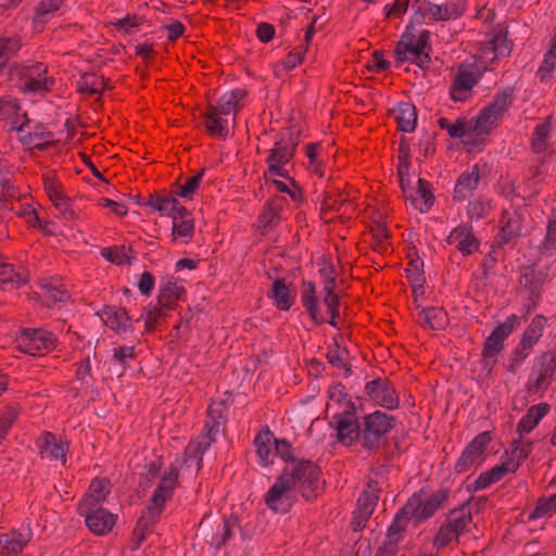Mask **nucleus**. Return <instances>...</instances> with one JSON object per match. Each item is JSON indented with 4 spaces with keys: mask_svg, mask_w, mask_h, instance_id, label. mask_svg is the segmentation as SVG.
<instances>
[{
    "mask_svg": "<svg viewBox=\"0 0 556 556\" xmlns=\"http://www.w3.org/2000/svg\"><path fill=\"white\" fill-rule=\"evenodd\" d=\"M519 325V317L515 314L508 316L505 321L495 327L492 333L497 334L502 341L508 338L514 329Z\"/></svg>",
    "mask_w": 556,
    "mask_h": 556,
    "instance_id": "nucleus-53",
    "label": "nucleus"
},
{
    "mask_svg": "<svg viewBox=\"0 0 556 556\" xmlns=\"http://www.w3.org/2000/svg\"><path fill=\"white\" fill-rule=\"evenodd\" d=\"M203 176V170L195 176H192L186 180L184 185L179 187L177 194L182 199H189L199 188Z\"/></svg>",
    "mask_w": 556,
    "mask_h": 556,
    "instance_id": "nucleus-55",
    "label": "nucleus"
},
{
    "mask_svg": "<svg viewBox=\"0 0 556 556\" xmlns=\"http://www.w3.org/2000/svg\"><path fill=\"white\" fill-rule=\"evenodd\" d=\"M163 308L161 305H149L144 308L142 317L144 318L146 327L153 328L156 326L159 319L164 316Z\"/></svg>",
    "mask_w": 556,
    "mask_h": 556,
    "instance_id": "nucleus-58",
    "label": "nucleus"
},
{
    "mask_svg": "<svg viewBox=\"0 0 556 556\" xmlns=\"http://www.w3.org/2000/svg\"><path fill=\"white\" fill-rule=\"evenodd\" d=\"M531 446L532 441H523L521 438L519 440H515L511 444L510 453L506 456L505 463H516L517 469L520 463L528 457Z\"/></svg>",
    "mask_w": 556,
    "mask_h": 556,
    "instance_id": "nucleus-42",
    "label": "nucleus"
},
{
    "mask_svg": "<svg viewBox=\"0 0 556 556\" xmlns=\"http://www.w3.org/2000/svg\"><path fill=\"white\" fill-rule=\"evenodd\" d=\"M521 235V218L518 214L514 213L506 217L505 224L501 228L495 243L502 248L514 243V241Z\"/></svg>",
    "mask_w": 556,
    "mask_h": 556,
    "instance_id": "nucleus-23",
    "label": "nucleus"
},
{
    "mask_svg": "<svg viewBox=\"0 0 556 556\" xmlns=\"http://www.w3.org/2000/svg\"><path fill=\"white\" fill-rule=\"evenodd\" d=\"M48 67L42 63L25 66L22 71V89L27 92L49 90L53 80L46 76Z\"/></svg>",
    "mask_w": 556,
    "mask_h": 556,
    "instance_id": "nucleus-17",
    "label": "nucleus"
},
{
    "mask_svg": "<svg viewBox=\"0 0 556 556\" xmlns=\"http://www.w3.org/2000/svg\"><path fill=\"white\" fill-rule=\"evenodd\" d=\"M556 70V55L552 54L551 51H548L543 60V63L540 67V73L542 79H544L547 75L553 73Z\"/></svg>",
    "mask_w": 556,
    "mask_h": 556,
    "instance_id": "nucleus-64",
    "label": "nucleus"
},
{
    "mask_svg": "<svg viewBox=\"0 0 556 556\" xmlns=\"http://www.w3.org/2000/svg\"><path fill=\"white\" fill-rule=\"evenodd\" d=\"M193 222L191 219L187 220H177V216L173 220V235L175 237H180L185 239H189L193 235Z\"/></svg>",
    "mask_w": 556,
    "mask_h": 556,
    "instance_id": "nucleus-54",
    "label": "nucleus"
},
{
    "mask_svg": "<svg viewBox=\"0 0 556 556\" xmlns=\"http://www.w3.org/2000/svg\"><path fill=\"white\" fill-rule=\"evenodd\" d=\"M556 128V119L549 117L544 123L536 125L532 136V149L536 153L544 152L551 144L553 130Z\"/></svg>",
    "mask_w": 556,
    "mask_h": 556,
    "instance_id": "nucleus-25",
    "label": "nucleus"
},
{
    "mask_svg": "<svg viewBox=\"0 0 556 556\" xmlns=\"http://www.w3.org/2000/svg\"><path fill=\"white\" fill-rule=\"evenodd\" d=\"M438 124L453 138H470V125H468V121L457 119L452 122L445 117H440Z\"/></svg>",
    "mask_w": 556,
    "mask_h": 556,
    "instance_id": "nucleus-41",
    "label": "nucleus"
},
{
    "mask_svg": "<svg viewBox=\"0 0 556 556\" xmlns=\"http://www.w3.org/2000/svg\"><path fill=\"white\" fill-rule=\"evenodd\" d=\"M260 462L267 466L275 457L274 438L269 430L261 432L254 440Z\"/></svg>",
    "mask_w": 556,
    "mask_h": 556,
    "instance_id": "nucleus-30",
    "label": "nucleus"
},
{
    "mask_svg": "<svg viewBox=\"0 0 556 556\" xmlns=\"http://www.w3.org/2000/svg\"><path fill=\"white\" fill-rule=\"evenodd\" d=\"M331 426L337 431L338 440L344 445H351L356 440H362V424L355 416V406L348 403L341 413H336L332 417Z\"/></svg>",
    "mask_w": 556,
    "mask_h": 556,
    "instance_id": "nucleus-9",
    "label": "nucleus"
},
{
    "mask_svg": "<svg viewBox=\"0 0 556 556\" xmlns=\"http://www.w3.org/2000/svg\"><path fill=\"white\" fill-rule=\"evenodd\" d=\"M296 495L293 480L287 476H280L267 491L265 503L275 513H287L295 502Z\"/></svg>",
    "mask_w": 556,
    "mask_h": 556,
    "instance_id": "nucleus-8",
    "label": "nucleus"
},
{
    "mask_svg": "<svg viewBox=\"0 0 556 556\" xmlns=\"http://www.w3.org/2000/svg\"><path fill=\"white\" fill-rule=\"evenodd\" d=\"M556 369L555 357L552 354H544L541 358V363L536 370H539L543 376L547 377L549 380L553 377Z\"/></svg>",
    "mask_w": 556,
    "mask_h": 556,
    "instance_id": "nucleus-62",
    "label": "nucleus"
},
{
    "mask_svg": "<svg viewBox=\"0 0 556 556\" xmlns=\"http://www.w3.org/2000/svg\"><path fill=\"white\" fill-rule=\"evenodd\" d=\"M42 298L48 306H55L70 299V295L62 285L49 282L42 286Z\"/></svg>",
    "mask_w": 556,
    "mask_h": 556,
    "instance_id": "nucleus-38",
    "label": "nucleus"
},
{
    "mask_svg": "<svg viewBox=\"0 0 556 556\" xmlns=\"http://www.w3.org/2000/svg\"><path fill=\"white\" fill-rule=\"evenodd\" d=\"M137 287L142 294L150 295V293L152 292V290L154 288L153 276L150 273L144 271L143 274L140 275V277L137 281Z\"/></svg>",
    "mask_w": 556,
    "mask_h": 556,
    "instance_id": "nucleus-63",
    "label": "nucleus"
},
{
    "mask_svg": "<svg viewBox=\"0 0 556 556\" xmlns=\"http://www.w3.org/2000/svg\"><path fill=\"white\" fill-rule=\"evenodd\" d=\"M490 441L491 435L489 432L478 434L462 453L455 464V470L457 472H465L475 466L481 465L484 462L485 448Z\"/></svg>",
    "mask_w": 556,
    "mask_h": 556,
    "instance_id": "nucleus-13",
    "label": "nucleus"
},
{
    "mask_svg": "<svg viewBox=\"0 0 556 556\" xmlns=\"http://www.w3.org/2000/svg\"><path fill=\"white\" fill-rule=\"evenodd\" d=\"M37 447L42 458L62 459L65 463V446L54 434L48 432L38 438Z\"/></svg>",
    "mask_w": 556,
    "mask_h": 556,
    "instance_id": "nucleus-21",
    "label": "nucleus"
},
{
    "mask_svg": "<svg viewBox=\"0 0 556 556\" xmlns=\"http://www.w3.org/2000/svg\"><path fill=\"white\" fill-rule=\"evenodd\" d=\"M410 521L408 516L404 514L403 508L395 515L392 523L389 526L386 539L401 542L403 538V532L407 523Z\"/></svg>",
    "mask_w": 556,
    "mask_h": 556,
    "instance_id": "nucleus-43",
    "label": "nucleus"
},
{
    "mask_svg": "<svg viewBox=\"0 0 556 556\" xmlns=\"http://www.w3.org/2000/svg\"><path fill=\"white\" fill-rule=\"evenodd\" d=\"M515 470L516 463H505V460H503L501 465H496L491 470L481 473L473 482V490H484L500 481L507 472H514Z\"/></svg>",
    "mask_w": 556,
    "mask_h": 556,
    "instance_id": "nucleus-22",
    "label": "nucleus"
},
{
    "mask_svg": "<svg viewBox=\"0 0 556 556\" xmlns=\"http://www.w3.org/2000/svg\"><path fill=\"white\" fill-rule=\"evenodd\" d=\"M491 202L484 198H477L469 202L467 212L471 219H481L489 214Z\"/></svg>",
    "mask_w": 556,
    "mask_h": 556,
    "instance_id": "nucleus-49",
    "label": "nucleus"
},
{
    "mask_svg": "<svg viewBox=\"0 0 556 556\" xmlns=\"http://www.w3.org/2000/svg\"><path fill=\"white\" fill-rule=\"evenodd\" d=\"M101 317L104 324L113 330L125 332L131 327L127 312L121 307H105Z\"/></svg>",
    "mask_w": 556,
    "mask_h": 556,
    "instance_id": "nucleus-27",
    "label": "nucleus"
},
{
    "mask_svg": "<svg viewBox=\"0 0 556 556\" xmlns=\"http://www.w3.org/2000/svg\"><path fill=\"white\" fill-rule=\"evenodd\" d=\"M394 427V418L383 412L376 410L364 417L362 422V445L365 450L375 451L382 446L386 434Z\"/></svg>",
    "mask_w": 556,
    "mask_h": 556,
    "instance_id": "nucleus-4",
    "label": "nucleus"
},
{
    "mask_svg": "<svg viewBox=\"0 0 556 556\" xmlns=\"http://www.w3.org/2000/svg\"><path fill=\"white\" fill-rule=\"evenodd\" d=\"M27 282V278L21 271L15 270L13 265L0 257V288L5 290L17 289Z\"/></svg>",
    "mask_w": 556,
    "mask_h": 556,
    "instance_id": "nucleus-28",
    "label": "nucleus"
},
{
    "mask_svg": "<svg viewBox=\"0 0 556 556\" xmlns=\"http://www.w3.org/2000/svg\"><path fill=\"white\" fill-rule=\"evenodd\" d=\"M143 204L155 208L161 214L172 217L173 211L177 207V199L172 195L151 194Z\"/></svg>",
    "mask_w": 556,
    "mask_h": 556,
    "instance_id": "nucleus-40",
    "label": "nucleus"
},
{
    "mask_svg": "<svg viewBox=\"0 0 556 556\" xmlns=\"http://www.w3.org/2000/svg\"><path fill=\"white\" fill-rule=\"evenodd\" d=\"M510 51L511 42L507 40V30L500 26L493 29L490 38L480 48V59L482 63L489 64L508 55Z\"/></svg>",
    "mask_w": 556,
    "mask_h": 556,
    "instance_id": "nucleus-15",
    "label": "nucleus"
},
{
    "mask_svg": "<svg viewBox=\"0 0 556 556\" xmlns=\"http://www.w3.org/2000/svg\"><path fill=\"white\" fill-rule=\"evenodd\" d=\"M446 500V492L439 490L433 493L424 490L414 493L403 507L410 520L419 522L431 517Z\"/></svg>",
    "mask_w": 556,
    "mask_h": 556,
    "instance_id": "nucleus-5",
    "label": "nucleus"
},
{
    "mask_svg": "<svg viewBox=\"0 0 556 556\" xmlns=\"http://www.w3.org/2000/svg\"><path fill=\"white\" fill-rule=\"evenodd\" d=\"M101 255L116 264H123L128 260L127 253L124 248H106L103 249Z\"/></svg>",
    "mask_w": 556,
    "mask_h": 556,
    "instance_id": "nucleus-60",
    "label": "nucleus"
},
{
    "mask_svg": "<svg viewBox=\"0 0 556 556\" xmlns=\"http://www.w3.org/2000/svg\"><path fill=\"white\" fill-rule=\"evenodd\" d=\"M395 119L402 131L412 132L415 129L417 121L415 106L409 103H401L395 111Z\"/></svg>",
    "mask_w": 556,
    "mask_h": 556,
    "instance_id": "nucleus-36",
    "label": "nucleus"
},
{
    "mask_svg": "<svg viewBox=\"0 0 556 556\" xmlns=\"http://www.w3.org/2000/svg\"><path fill=\"white\" fill-rule=\"evenodd\" d=\"M413 194L417 197L418 200L416 203H412V205L421 213L429 211L433 204V195L428 188V184L424 179L419 178L417 180V187L414 188Z\"/></svg>",
    "mask_w": 556,
    "mask_h": 556,
    "instance_id": "nucleus-39",
    "label": "nucleus"
},
{
    "mask_svg": "<svg viewBox=\"0 0 556 556\" xmlns=\"http://www.w3.org/2000/svg\"><path fill=\"white\" fill-rule=\"evenodd\" d=\"M548 412L549 405L546 403L531 406L517 425L520 437L531 432Z\"/></svg>",
    "mask_w": 556,
    "mask_h": 556,
    "instance_id": "nucleus-26",
    "label": "nucleus"
},
{
    "mask_svg": "<svg viewBox=\"0 0 556 556\" xmlns=\"http://www.w3.org/2000/svg\"><path fill=\"white\" fill-rule=\"evenodd\" d=\"M24 121L18 123L17 121L12 122V129L17 130L21 134V141L24 144L33 147H41L42 143L33 139V124L34 122L26 118V115L22 116Z\"/></svg>",
    "mask_w": 556,
    "mask_h": 556,
    "instance_id": "nucleus-45",
    "label": "nucleus"
},
{
    "mask_svg": "<svg viewBox=\"0 0 556 556\" xmlns=\"http://www.w3.org/2000/svg\"><path fill=\"white\" fill-rule=\"evenodd\" d=\"M108 493V483L104 480H93L89 486L88 493L83 501H90L92 506H98L105 498Z\"/></svg>",
    "mask_w": 556,
    "mask_h": 556,
    "instance_id": "nucleus-48",
    "label": "nucleus"
},
{
    "mask_svg": "<svg viewBox=\"0 0 556 556\" xmlns=\"http://www.w3.org/2000/svg\"><path fill=\"white\" fill-rule=\"evenodd\" d=\"M269 296L274 300L275 304L282 311H287L293 303V296L289 286L283 279H276L273 283V289Z\"/></svg>",
    "mask_w": 556,
    "mask_h": 556,
    "instance_id": "nucleus-35",
    "label": "nucleus"
},
{
    "mask_svg": "<svg viewBox=\"0 0 556 556\" xmlns=\"http://www.w3.org/2000/svg\"><path fill=\"white\" fill-rule=\"evenodd\" d=\"M30 538L31 532L29 529L2 534L0 536L2 548L0 556H18Z\"/></svg>",
    "mask_w": 556,
    "mask_h": 556,
    "instance_id": "nucleus-19",
    "label": "nucleus"
},
{
    "mask_svg": "<svg viewBox=\"0 0 556 556\" xmlns=\"http://www.w3.org/2000/svg\"><path fill=\"white\" fill-rule=\"evenodd\" d=\"M56 338L41 328L24 329L16 338V348L31 356L43 355L55 346Z\"/></svg>",
    "mask_w": 556,
    "mask_h": 556,
    "instance_id": "nucleus-7",
    "label": "nucleus"
},
{
    "mask_svg": "<svg viewBox=\"0 0 556 556\" xmlns=\"http://www.w3.org/2000/svg\"><path fill=\"white\" fill-rule=\"evenodd\" d=\"M479 79V70L475 65H462L455 74L453 85L451 86V98L456 102L467 100Z\"/></svg>",
    "mask_w": 556,
    "mask_h": 556,
    "instance_id": "nucleus-16",
    "label": "nucleus"
},
{
    "mask_svg": "<svg viewBox=\"0 0 556 556\" xmlns=\"http://www.w3.org/2000/svg\"><path fill=\"white\" fill-rule=\"evenodd\" d=\"M205 127L207 131L218 138H226L229 135L228 119L219 115L211 108L204 113Z\"/></svg>",
    "mask_w": 556,
    "mask_h": 556,
    "instance_id": "nucleus-32",
    "label": "nucleus"
},
{
    "mask_svg": "<svg viewBox=\"0 0 556 556\" xmlns=\"http://www.w3.org/2000/svg\"><path fill=\"white\" fill-rule=\"evenodd\" d=\"M428 15L434 21H447L460 15L458 5L454 2L432 3L425 2Z\"/></svg>",
    "mask_w": 556,
    "mask_h": 556,
    "instance_id": "nucleus-33",
    "label": "nucleus"
},
{
    "mask_svg": "<svg viewBox=\"0 0 556 556\" xmlns=\"http://www.w3.org/2000/svg\"><path fill=\"white\" fill-rule=\"evenodd\" d=\"M379 490L378 483L370 481L358 498V506L356 510L363 511L364 516H371L378 501L377 492Z\"/></svg>",
    "mask_w": 556,
    "mask_h": 556,
    "instance_id": "nucleus-37",
    "label": "nucleus"
},
{
    "mask_svg": "<svg viewBox=\"0 0 556 556\" xmlns=\"http://www.w3.org/2000/svg\"><path fill=\"white\" fill-rule=\"evenodd\" d=\"M135 358L134 346H119L113 350V355L110 361V370L117 376H123L129 362Z\"/></svg>",
    "mask_w": 556,
    "mask_h": 556,
    "instance_id": "nucleus-31",
    "label": "nucleus"
},
{
    "mask_svg": "<svg viewBox=\"0 0 556 556\" xmlns=\"http://www.w3.org/2000/svg\"><path fill=\"white\" fill-rule=\"evenodd\" d=\"M471 510L468 506L454 509L450 513L446 523L441 526L434 540L433 546L438 549L447 546L454 540H457L471 522Z\"/></svg>",
    "mask_w": 556,
    "mask_h": 556,
    "instance_id": "nucleus-6",
    "label": "nucleus"
},
{
    "mask_svg": "<svg viewBox=\"0 0 556 556\" xmlns=\"http://www.w3.org/2000/svg\"><path fill=\"white\" fill-rule=\"evenodd\" d=\"M418 323L422 327L441 329L446 324V314L438 307H427L418 312Z\"/></svg>",
    "mask_w": 556,
    "mask_h": 556,
    "instance_id": "nucleus-34",
    "label": "nucleus"
},
{
    "mask_svg": "<svg viewBox=\"0 0 556 556\" xmlns=\"http://www.w3.org/2000/svg\"><path fill=\"white\" fill-rule=\"evenodd\" d=\"M446 242L455 245L463 255H469L479 248V241L473 236L472 228L469 225L455 227L447 236Z\"/></svg>",
    "mask_w": 556,
    "mask_h": 556,
    "instance_id": "nucleus-18",
    "label": "nucleus"
},
{
    "mask_svg": "<svg viewBox=\"0 0 556 556\" xmlns=\"http://www.w3.org/2000/svg\"><path fill=\"white\" fill-rule=\"evenodd\" d=\"M296 142L290 138L288 141H277L266 160L268 170L266 173L273 176H279L290 179L286 165L291 161L295 151Z\"/></svg>",
    "mask_w": 556,
    "mask_h": 556,
    "instance_id": "nucleus-12",
    "label": "nucleus"
},
{
    "mask_svg": "<svg viewBox=\"0 0 556 556\" xmlns=\"http://www.w3.org/2000/svg\"><path fill=\"white\" fill-rule=\"evenodd\" d=\"M319 273L325 280L324 289H323V291L325 292V295L334 294L333 288H334V283H336V275H334L333 268L329 267V266H325L319 269Z\"/></svg>",
    "mask_w": 556,
    "mask_h": 556,
    "instance_id": "nucleus-59",
    "label": "nucleus"
},
{
    "mask_svg": "<svg viewBox=\"0 0 556 556\" xmlns=\"http://www.w3.org/2000/svg\"><path fill=\"white\" fill-rule=\"evenodd\" d=\"M496 336L497 334H494L491 332L484 342L483 356L485 358H492V357L496 356L500 353V351L503 349L504 341H502Z\"/></svg>",
    "mask_w": 556,
    "mask_h": 556,
    "instance_id": "nucleus-56",
    "label": "nucleus"
},
{
    "mask_svg": "<svg viewBox=\"0 0 556 556\" xmlns=\"http://www.w3.org/2000/svg\"><path fill=\"white\" fill-rule=\"evenodd\" d=\"M480 176L481 173L478 164L464 172L456 181L454 198L458 201H464L478 187Z\"/></svg>",
    "mask_w": 556,
    "mask_h": 556,
    "instance_id": "nucleus-20",
    "label": "nucleus"
},
{
    "mask_svg": "<svg viewBox=\"0 0 556 556\" xmlns=\"http://www.w3.org/2000/svg\"><path fill=\"white\" fill-rule=\"evenodd\" d=\"M231 527L232 525L229 520H225L217 527V530L212 538V544L216 548H219L230 538Z\"/></svg>",
    "mask_w": 556,
    "mask_h": 556,
    "instance_id": "nucleus-57",
    "label": "nucleus"
},
{
    "mask_svg": "<svg viewBox=\"0 0 556 556\" xmlns=\"http://www.w3.org/2000/svg\"><path fill=\"white\" fill-rule=\"evenodd\" d=\"M181 288L176 282H166L160 291L157 301L162 307H170L175 299L179 298Z\"/></svg>",
    "mask_w": 556,
    "mask_h": 556,
    "instance_id": "nucleus-50",
    "label": "nucleus"
},
{
    "mask_svg": "<svg viewBox=\"0 0 556 556\" xmlns=\"http://www.w3.org/2000/svg\"><path fill=\"white\" fill-rule=\"evenodd\" d=\"M429 38L430 33L428 30H422L419 35H416L409 30V27L405 29L394 50L396 61L399 63L413 61L421 50H427Z\"/></svg>",
    "mask_w": 556,
    "mask_h": 556,
    "instance_id": "nucleus-11",
    "label": "nucleus"
},
{
    "mask_svg": "<svg viewBox=\"0 0 556 556\" xmlns=\"http://www.w3.org/2000/svg\"><path fill=\"white\" fill-rule=\"evenodd\" d=\"M245 97V91L242 89H236L228 93L223 94L217 105L210 106L213 111L224 116L225 118L228 115H232L233 119L236 118V113L239 108L240 101Z\"/></svg>",
    "mask_w": 556,
    "mask_h": 556,
    "instance_id": "nucleus-24",
    "label": "nucleus"
},
{
    "mask_svg": "<svg viewBox=\"0 0 556 556\" xmlns=\"http://www.w3.org/2000/svg\"><path fill=\"white\" fill-rule=\"evenodd\" d=\"M543 326L544 318L542 316H536L535 318L532 319V321L530 323L521 338L523 346H534V344L542 336Z\"/></svg>",
    "mask_w": 556,
    "mask_h": 556,
    "instance_id": "nucleus-44",
    "label": "nucleus"
},
{
    "mask_svg": "<svg viewBox=\"0 0 556 556\" xmlns=\"http://www.w3.org/2000/svg\"><path fill=\"white\" fill-rule=\"evenodd\" d=\"M285 199H278L267 204L263 214L260 217V228L262 233H268L279 222L281 217V210Z\"/></svg>",
    "mask_w": 556,
    "mask_h": 556,
    "instance_id": "nucleus-29",
    "label": "nucleus"
},
{
    "mask_svg": "<svg viewBox=\"0 0 556 556\" xmlns=\"http://www.w3.org/2000/svg\"><path fill=\"white\" fill-rule=\"evenodd\" d=\"M404 170H406V168H404V167H401L399 169V174H400V177H401L400 186L402 188V191L404 193L405 199L409 200L410 203H416L418 198L413 194V191H414L415 187L412 186L410 178L404 174Z\"/></svg>",
    "mask_w": 556,
    "mask_h": 556,
    "instance_id": "nucleus-61",
    "label": "nucleus"
},
{
    "mask_svg": "<svg viewBox=\"0 0 556 556\" xmlns=\"http://www.w3.org/2000/svg\"><path fill=\"white\" fill-rule=\"evenodd\" d=\"M365 393L370 401L386 409H395L400 404V399L393 384L383 378H377L367 382Z\"/></svg>",
    "mask_w": 556,
    "mask_h": 556,
    "instance_id": "nucleus-14",
    "label": "nucleus"
},
{
    "mask_svg": "<svg viewBox=\"0 0 556 556\" xmlns=\"http://www.w3.org/2000/svg\"><path fill=\"white\" fill-rule=\"evenodd\" d=\"M316 289L314 283L308 282L303 291L302 302L303 305L309 313V316L316 321L321 323L323 318L319 316V309L316 303V298L314 296Z\"/></svg>",
    "mask_w": 556,
    "mask_h": 556,
    "instance_id": "nucleus-46",
    "label": "nucleus"
},
{
    "mask_svg": "<svg viewBox=\"0 0 556 556\" xmlns=\"http://www.w3.org/2000/svg\"><path fill=\"white\" fill-rule=\"evenodd\" d=\"M0 114L3 118L11 119V123L13 121L20 123V108L15 100L9 96L0 99Z\"/></svg>",
    "mask_w": 556,
    "mask_h": 556,
    "instance_id": "nucleus-52",
    "label": "nucleus"
},
{
    "mask_svg": "<svg viewBox=\"0 0 556 556\" xmlns=\"http://www.w3.org/2000/svg\"><path fill=\"white\" fill-rule=\"evenodd\" d=\"M281 476H287L293 480V488L306 500L314 496V491L318 485L319 469L311 460L292 459Z\"/></svg>",
    "mask_w": 556,
    "mask_h": 556,
    "instance_id": "nucleus-3",
    "label": "nucleus"
},
{
    "mask_svg": "<svg viewBox=\"0 0 556 556\" xmlns=\"http://www.w3.org/2000/svg\"><path fill=\"white\" fill-rule=\"evenodd\" d=\"M79 514L85 517L89 530L99 535L108 533L116 522L115 515L102 507L92 506L89 500L80 503Z\"/></svg>",
    "mask_w": 556,
    "mask_h": 556,
    "instance_id": "nucleus-10",
    "label": "nucleus"
},
{
    "mask_svg": "<svg viewBox=\"0 0 556 556\" xmlns=\"http://www.w3.org/2000/svg\"><path fill=\"white\" fill-rule=\"evenodd\" d=\"M549 381L547 377L534 368L527 382L528 392L530 394H541L547 388Z\"/></svg>",
    "mask_w": 556,
    "mask_h": 556,
    "instance_id": "nucleus-51",
    "label": "nucleus"
},
{
    "mask_svg": "<svg viewBox=\"0 0 556 556\" xmlns=\"http://www.w3.org/2000/svg\"><path fill=\"white\" fill-rule=\"evenodd\" d=\"M513 101V90L505 89L493 102L483 109L475 121H468L470 137H484L495 127Z\"/></svg>",
    "mask_w": 556,
    "mask_h": 556,
    "instance_id": "nucleus-2",
    "label": "nucleus"
},
{
    "mask_svg": "<svg viewBox=\"0 0 556 556\" xmlns=\"http://www.w3.org/2000/svg\"><path fill=\"white\" fill-rule=\"evenodd\" d=\"M556 511V493L549 497H543L539 500L535 508L530 513V518L538 519L545 516H549Z\"/></svg>",
    "mask_w": 556,
    "mask_h": 556,
    "instance_id": "nucleus-47",
    "label": "nucleus"
},
{
    "mask_svg": "<svg viewBox=\"0 0 556 556\" xmlns=\"http://www.w3.org/2000/svg\"><path fill=\"white\" fill-rule=\"evenodd\" d=\"M207 434L200 435L195 441L188 444L185 450V457L175 464H172L167 471L163 475L156 490L153 493L150 505L147 507L144 515L138 520L136 532L140 533L142 540L144 533L156 522L162 513L163 506L168 500L177 484L179 467H186L188 470L198 472L202 466V456L215 441L216 434L219 432V424L206 425Z\"/></svg>",
    "mask_w": 556,
    "mask_h": 556,
    "instance_id": "nucleus-1",
    "label": "nucleus"
}]
</instances>
